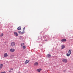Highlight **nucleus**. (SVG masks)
<instances>
[{
	"label": "nucleus",
	"mask_w": 73,
	"mask_h": 73,
	"mask_svg": "<svg viewBox=\"0 0 73 73\" xmlns=\"http://www.w3.org/2000/svg\"><path fill=\"white\" fill-rule=\"evenodd\" d=\"M68 54H71V51L70 50H69L68 51Z\"/></svg>",
	"instance_id": "obj_16"
},
{
	"label": "nucleus",
	"mask_w": 73,
	"mask_h": 73,
	"mask_svg": "<svg viewBox=\"0 0 73 73\" xmlns=\"http://www.w3.org/2000/svg\"><path fill=\"white\" fill-rule=\"evenodd\" d=\"M15 45V42H13L11 43V46H14V45Z\"/></svg>",
	"instance_id": "obj_2"
},
{
	"label": "nucleus",
	"mask_w": 73,
	"mask_h": 73,
	"mask_svg": "<svg viewBox=\"0 0 73 73\" xmlns=\"http://www.w3.org/2000/svg\"><path fill=\"white\" fill-rule=\"evenodd\" d=\"M8 54L7 53H5L4 54V57H7Z\"/></svg>",
	"instance_id": "obj_5"
},
{
	"label": "nucleus",
	"mask_w": 73,
	"mask_h": 73,
	"mask_svg": "<svg viewBox=\"0 0 73 73\" xmlns=\"http://www.w3.org/2000/svg\"><path fill=\"white\" fill-rule=\"evenodd\" d=\"M23 49H25L26 48V47L25 46H23L22 47Z\"/></svg>",
	"instance_id": "obj_15"
},
{
	"label": "nucleus",
	"mask_w": 73,
	"mask_h": 73,
	"mask_svg": "<svg viewBox=\"0 0 73 73\" xmlns=\"http://www.w3.org/2000/svg\"><path fill=\"white\" fill-rule=\"evenodd\" d=\"M38 65V62H36L34 63V65L35 66H37Z\"/></svg>",
	"instance_id": "obj_9"
},
{
	"label": "nucleus",
	"mask_w": 73,
	"mask_h": 73,
	"mask_svg": "<svg viewBox=\"0 0 73 73\" xmlns=\"http://www.w3.org/2000/svg\"><path fill=\"white\" fill-rule=\"evenodd\" d=\"M62 62H65V63H66L67 62V59L65 58H63L62 60Z\"/></svg>",
	"instance_id": "obj_1"
},
{
	"label": "nucleus",
	"mask_w": 73,
	"mask_h": 73,
	"mask_svg": "<svg viewBox=\"0 0 73 73\" xmlns=\"http://www.w3.org/2000/svg\"><path fill=\"white\" fill-rule=\"evenodd\" d=\"M4 36V34L3 33H2L1 34H0V37H2Z\"/></svg>",
	"instance_id": "obj_14"
},
{
	"label": "nucleus",
	"mask_w": 73,
	"mask_h": 73,
	"mask_svg": "<svg viewBox=\"0 0 73 73\" xmlns=\"http://www.w3.org/2000/svg\"><path fill=\"white\" fill-rule=\"evenodd\" d=\"M14 35L15 36H18V34L16 32H15L14 33Z\"/></svg>",
	"instance_id": "obj_11"
},
{
	"label": "nucleus",
	"mask_w": 73,
	"mask_h": 73,
	"mask_svg": "<svg viewBox=\"0 0 73 73\" xmlns=\"http://www.w3.org/2000/svg\"><path fill=\"white\" fill-rule=\"evenodd\" d=\"M25 27L23 28V31H24V30H25Z\"/></svg>",
	"instance_id": "obj_21"
},
{
	"label": "nucleus",
	"mask_w": 73,
	"mask_h": 73,
	"mask_svg": "<svg viewBox=\"0 0 73 73\" xmlns=\"http://www.w3.org/2000/svg\"><path fill=\"white\" fill-rule=\"evenodd\" d=\"M10 50L11 52H15V49L11 48L10 49Z\"/></svg>",
	"instance_id": "obj_7"
},
{
	"label": "nucleus",
	"mask_w": 73,
	"mask_h": 73,
	"mask_svg": "<svg viewBox=\"0 0 73 73\" xmlns=\"http://www.w3.org/2000/svg\"><path fill=\"white\" fill-rule=\"evenodd\" d=\"M24 44L23 43H22L21 44V46H23V45H24Z\"/></svg>",
	"instance_id": "obj_18"
},
{
	"label": "nucleus",
	"mask_w": 73,
	"mask_h": 73,
	"mask_svg": "<svg viewBox=\"0 0 73 73\" xmlns=\"http://www.w3.org/2000/svg\"><path fill=\"white\" fill-rule=\"evenodd\" d=\"M1 73H6V72L5 71H4L3 72H1Z\"/></svg>",
	"instance_id": "obj_20"
},
{
	"label": "nucleus",
	"mask_w": 73,
	"mask_h": 73,
	"mask_svg": "<svg viewBox=\"0 0 73 73\" xmlns=\"http://www.w3.org/2000/svg\"><path fill=\"white\" fill-rule=\"evenodd\" d=\"M42 70L41 69V68H39V69H37V72H40V71H41V70Z\"/></svg>",
	"instance_id": "obj_8"
},
{
	"label": "nucleus",
	"mask_w": 73,
	"mask_h": 73,
	"mask_svg": "<svg viewBox=\"0 0 73 73\" xmlns=\"http://www.w3.org/2000/svg\"><path fill=\"white\" fill-rule=\"evenodd\" d=\"M70 54H69V53H67L66 54V56H70Z\"/></svg>",
	"instance_id": "obj_17"
},
{
	"label": "nucleus",
	"mask_w": 73,
	"mask_h": 73,
	"mask_svg": "<svg viewBox=\"0 0 73 73\" xmlns=\"http://www.w3.org/2000/svg\"><path fill=\"white\" fill-rule=\"evenodd\" d=\"M3 66H4L3 64H0V70H1L2 69V68L3 67Z\"/></svg>",
	"instance_id": "obj_3"
},
{
	"label": "nucleus",
	"mask_w": 73,
	"mask_h": 73,
	"mask_svg": "<svg viewBox=\"0 0 73 73\" xmlns=\"http://www.w3.org/2000/svg\"><path fill=\"white\" fill-rule=\"evenodd\" d=\"M21 31H18V33H21Z\"/></svg>",
	"instance_id": "obj_22"
},
{
	"label": "nucleus",
	"mask_w": 73,
	"mask_h": 73,
	"mask_svg": "<svg viewBox=\"0 0 73 73\" xmlns=\"http://www.w3.org/2000/svg\"><path fill=\"white\" fill-rule=\"evenodd\" d=\"M9 72H11V70H10L9 71Z\"/></svg>",
	"instance_id": "obj_23"
},
{
	"label": "nucleus",
	"mask_w": 73,
	"mask_h": 73,
	"mask_svg": "<svg viewBox=\"0 0 73 73\" xmlns=\"http://www.w3.org/2000/svg\"><path fill=\"white\" fill-rule=\"evenodd\" d=\"M23 33H24V32H23L22 33H21V35L22 34H23Z\"/></svg>",
	"instance_id": "obj_19"
},
{
	"label": "nucleus",
	"mask_w": 73,
	"mask_h": 73,
	"mask_svg": "<svg viewBox=\"0 0 73 73\" xmlns=\"http://www.w3.org/2000/svg\"><path fill=\"white\" fill-rule=\"evenodd\" d=\"M51 55L50 54H48L47 55V57H48V58H49V57H51Z\"/></svg>",
	"instance_id": "obj_13"
},
{
	"label": "nucleus",
	"mask_w": 73,
	"mask_h": 73,
	"mask_svg": "<svg viewBox=\"0 0 73 73\" xmlns=\"http://www.w3.org/2000/svg\"><path fill=\"white\" fill-rule=\"evenodd\" d=\"M29 61H30V60H27L25 63V64H28V62H29Z\"/></svg>",
	"instance_id": "obj_4"
},
{
	"label": "nucleus",
	"mask_w": 73,
	"mask_h": 73,
	"mask_svg": "<svg viewBox=\"0 0 73 73\" xmlns=\"http://www.w3.org/2000/svg\"><path fill=\"white\" fill-rule=\"evenodd\" d=\"M65 46L64 45H62V49H64L65 48Z\"/></svg>",
	"instance_id": "obj_12"
},
{
	"label": "nucleus",
	"mask_w": 73,
	"mask_h": 73,
	"mask_svg": "<svg viewBox=\"0 0 73 73\" xmlns=\"http://www.w3.org/2000/svg\"><path fill=\"white\" fill-rule=\"evenodd\" d=\"M21 27H19L17 28V29L18 30V31H20V30H21Z\"/></svg>",
	"instance_id": "obj_10"
},
{
	"label": "nucleus",
	"mask_w": 73,
	"mask_h": 73,
	"mask_svg": "<svg viewBox=\"0 0 73 73\" xmlns=\"http://www.w3.org/2000/svg\"><path fill=\"white\" fill-rule=\"evenodd\" d=\"M66 41V40L65 39H63L61 40L62 42H65Z\"/></svg>",
	"instance_id": "obj_6"
}]
</instances>
